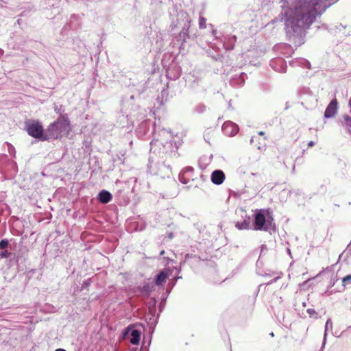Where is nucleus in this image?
<instances>
[{
	"mask_svg": "<svg viewBox=\"0 0 351 351\" xmlns=\"http://www.w3.org/2000/svg\"><path fill=\"white\" fill-rule=\"evenodd\" d=\"M335 0H300L294 9L284 10L285 25L293 32L298 29L308 28L313 23L317 15L322 14L335 3Z\"/></svg>",
	"mask_w": 351,
	"mask_h": 351,
	"instance_id": "1",
	"label": "nucleus"
},
{
	"mask_svg": "<svg viewBox=\"0 0 351 351\" xmlns=\"http://www.w3.org/2000/svg\"><path fill=\"white\" fill-rule=\"evenodd\" d=\"M71 131V125L67 116L60 115L54 122L50 123L45 134L44 140L59 139L68 136Z\"/></svg>",
	"mask_w": 351,
	"mask_h": 351,
	"instance_id": "2",
	"label": "nucleus"
},
{
	"mask_svg": "<svg viewBox=\"0 0 351 351\" xmlns=\"http://www.w3.org/2000/svg\"><path fill=\"white\" fill-rule=\"evenodd\" d=\"M25 130L30 136L45 141L43 127L39 121L35 119H27L25 121Z\"/></svg>",
	"mask_w": 351,
	"mask_h": 351,
	"instance_id": "3",
	"label": "nucleus"
},
{
	"mask_svg": "<svg viewBox=\"0 0 351 351\" xmlns=\"http://www.w3.org/2000/svg\"><path fill=\"white\" fill-rule=\"evenodd\" d=\"M195 178L194 169L191 167H186L179 175V180L183 184H188Z\"/></svg>",
	"mask_w": 351,
	"mask_h": 351,
	"instance_id": "4",
	"label": "nucleus"
},
{
	"mask_svg": "<svg viewBox=\"0 0 351 351\" xmlns=\"http://www.w3.org/2000/svg\"><path fill=\"white\" fill-rule=\"evenodd\" d=\"M266 219L262 211L257 213L255 215L254 230H261L264 228Z\"/></svg>",
	"mask_w": 351,
	"mask_h": 351,
	"instance_id": "5",
	"label": "nucleus"
},
{
	"mask_svg": "<svg viewBox=\"0 0 351 351\" xmlns=\"http://www.w3.org/2000/svg\"><path fill=\"white\" fill-rule=\"evenodd\" d=\"M337 101L336 99L332 100L328 106H327L325 112H324V117L326 118H330L335 116V114L337 113Z\"/></svg>",
	"mask_w": 351,
	"mask_h": 351,
	"instance_id": "6",
	"label": "nucleus"
},
{
	"mask_svg": "<svg viewBox=\"0 0 351 351\" xmlns=\"http://www.w3.org/2000/svg\"><path fill=\"white\" fill-rule=\"evenodd\" d=\"M225 178V174L221 170H215L211 174V181L217 185L221 184Z\"/></svg>",
	"mask_w": 351,
	"mask_h": 351,
	"instance_id": "7",
	"label": "nucleus"
},
{
	"mask_svg": "<svg viewBox=\"0 0 351 351\" xmlns=\"http://www.w3.org/2000/svg\"><path fill=\"white\" fill-rule=\"evenodd\" d=\"M112 197L110 192L103 190L101 191L98 195L99 201L102 204H107L111 201Z\"/></svg>",
	"mask_w": 351,
	"mask_h": 351,
	"instance_id": "8",
	"label": "nucleus"
},
{
	"mask_svg": "<svg viewBox=\"0 0 351 351\" xmlns=\"http://www.w3.org/2000/svg\"><path fill=\"white\" fill-rule=\"evenodd\" d=\"M130 343L133 345H138L140 341L141 333L138 330H132L131 332Z\"/></svg>",
	"mask_w": 351,
	"mask_h": 351,
	"instance_id": "9",
	"label": "nucleus"
},
{
	"mask_svg": "<svg viewBox=\"0 0 351 351\" xmlns=\"http://www.w3.org/2000/svg\"><path fill=\"white\" fill-rule=\"evenodd\" d=\"M167 278V274L166 273H165L164 271L160 272L156 278V284L157 285H162L166 280Z\"/></svg>",
	"mask_w": 351,
	"mask_h": 351,
	"instance_id": "10",
	"label": "nucleus"
},
{
	"mask_svg": "<svg viewBox=\"0 0 351 351\" xmlns=\"http://www.w3.org/2000/svg\"><path fill=\"white\" fill-rule=\"evenodd\" d=\"M229 127L232 128V132H230V134L232 136L235 135L238 132L237 126L232 123H226L223 126V129L226 132V130Z\"/></svg>",
	"mask_w": 351,
	"mask_h": 351,
	"instance_id": "11",
	"label": "nucleus"
},
{
	"mask_svg": "<svg viewBox=\"0 0 351 351\" xmlns=\"http://www.w3.org/2000/svg\"><path fill=\"white\" fill-rule=\"evenodd\" d=\"M235 226L239 230H247L250 228L249 221L244 220L243 221H238L236 223Z\"/></svg>",
	"mask_w": 351,
	"mask_h": 351,
	"instance_id": "12",
	"label": "nucleus"
},
{
	"mask_svg": "<svg viewBox=\"0 0 351 351\" xmlns=\"http://www.w3.org/2000/svg\"><path fill=\"white\" fill-rule=\"evenodd\" d=\"M206 19L203 16H199V27L200 29H205L206 27Z\"/></svg>",
	"mask_w": 351,
	"mask_h": 351,
	"instance_id": "13",
	"label": "nucleus"
},
{
	"mask_svg": "<svg viewBox=\"0 0 351 351\" xmlns=\"http://www.w3.org/2000/svg\"><path fill=\"white\" fill-rule=\"evenodd\" d=\"M348 283H351V274L347 275L342 278V286L345 287Z\"/></svg>",
	"mask_w": 351,
	"mask_h": 351,
	"instance_id": "14",
	"label": "nucleus"
},
{
	"mask_svg": "<svg viewBox=\"0 0 351 351\" xmlns=\"http://www.w3.org/2000/svg\"><path fill=\"white\" fill-rule=\"evenodd\" d=\"M8 245V241L7 240H1L0 241V248L4 249Z\"/></svg>",
	"mask_w": 351,
	"mask_h": 351,
	"instance_id": "15",
	"label": "nucleus"
},
{
	"mask_svg": "<svg viewBox=\"0 0 351 351\" xmlns=\"http://www.w3.org/2000/svg\"><path fill=\"white\" fill-rule=\"evenodd\" d=\"M9 254H10V253L8 252V250L2 251L0 252V258H7V257H8Z\"/></svg>",
	"mask_w": 351,
	"mask_h": 351,
	"instance_id": "16",
	"label": "nucleus"
},
{
	"mask_svg": "<svg viewBox=\"0 0 351 351\" xmlns=\"http://www.w3.org/2000/svg\"><path fill=\"white\" fill-rule=\"evenodd\" d=\"M344 119L346 121L347 124L351 126V117L349 116H345Z\"/></svg>",
	"mask_w": 351,
	"mask_h": 351,
	"instance_id": "17",
	"label": "nucleus"
},
{
	"mask_svg": "<svg viewBox=\"0 0 351 351\" xmlns=\"http://www.w3.org/2000/svg\"><path fill=\"white\" fill-rule=\"evenodd\" d=\"M315 143L314 141H311L308 143V147H313L315 145Z\"/></svg>",
	"mask_w": 351,
	"mask_h": 351,
	"instance_id": "18",
	"label": "nucleus"
},
{
	"mask_svg": "<svg viewBox=\"0 0 351 351\" xmlns=\"http://www.w3.org/2000/svg\"><path fill=\"white\" fill-rule=\"evenodd\" d=\"M130 330V326H129L127 328H125V330L124 331V333H123V335L126 336Z\"/></svg>",
	"mask_w": 351,
	"mask_h": 351,
	"instance_id": "19",
	"label": "nucleus"
},
{
	"mask_svg": "<svg viewBox=\"0 0 351 351\" xmlns=\"http://www.w3.org/2000/svg\"><path fill=\"white\" fill-rule=\"evenodd\" d=\"M165 254V250H162V251L160 252V256H163Z\"/></svg>",
	"mask_w": 351,
	"mask_h": 351,
	"instance_id": "20",
	"label": "nucleus"
},
{
	"mask_svg": "<svg viewBox=\"0 0 351 351\" xmlns=\"http://www.w3.org/2000/svg\"><path fill=\"white\" fill-rule=\"evenodd\" d=\"M258 134L263 136V135L265 134V132H263V131H261V132H258Z\"/></svg>",
	"mask_w": 351,
	"mask_h": 351,
	"instance_id": "21",
	"label": "nucleus"
},
{
	"mask_svg": "<svg viewBox=\"0 0 351 351\" xmlns=\"http://www.w3.org/2000/svg\"><path fill=\"white\" fill-rule=\"evenodd\" d=\"M55 351H66V350L64 349L59 348V349H56Z\"/></svg>",
	"mask_w": 351,
	"mask_h": 351,
	"instance_id": "22",
	"label": "nucleus"
},
{
	"mask_svg": "<svg viewBox=\"0 0 351 351\" xmlns=\"http://www.w3.org/2000/svg\"><path fill=\"white\" fill-rule=\"evenodd\" d=\"M349 106L351 107V98L349 99Z\"/></svg>",
	"mask_w": 351,
	"mask_h": 351,
	"instance_id": "23",
	"label": "nucleus"
},
{
	"mask_svg": "<svg viewBox=\"0 0 351 351\" xmlns=\"http://www.w3.org/2000/svg\"><path fill=\"white\" fill-rule=\"evenodd\" d=\"M270 335H271V336H272V337H274V333H273V332L270 333Z\"/></svg>",
	"mask_w": 351,
	"mask_h": 351,
	"instance_id": "24",
	"label": "nucleus"
}]
</instances>
